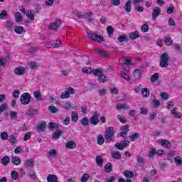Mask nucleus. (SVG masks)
<instances>
[{
    "instance_id": "obj_30",
    "label": "nucleus",
    "mask_w": 182,
    "mask_h": 182,
    "mask_svg": "<svg viewBox=\"0 0 182 182\" xmlns=\"http://www.w3.org/2000/svg\"><path fill=\"white\" fill-rule=\"evenodd\" d=\"M95 52H97V53H98V55H100V56H103L104 58H107V53L105 50H100L99 48H96Z\"/></svg>"
},
{
    "instance_id": "obj_37",
    "label": "nucleus",
    "mask_w": 182,
    "mask_h": 182,
    "mask_svg": "<svg viewBox=\"0 0 182 182\" xmlns=\"http://www.w3.org/2000/svg\"><path fill=\"white\" fill-rule=\"evenodd\" d=\"M159 73H154L151 77V82L152 83H154V82H157V80H159Z\"/></svg>"
},
{
    "instance_id": "obj_11",
    "label": "nucleus",
    "mask_w": 182,
    "mask_h": 182,
    "mask_svg": "<svg viewBox=\"0 0 182 182\" xmlns=\"http://www.w3.org/2000/svg\"><path fill=\"white\" fill-rule=\"evenodd\" d=\"M15 75L18 76H22V75L25 74V68L23 67H18L14 69Z\"/></svg>"
},
{
    "instance_id": "obj_28",
    "label": "nucleus",
    "mask_w": 182,
    "mask_h": 182,
    "mask_svg": "<svg viewBox=\"0 0 182 182\" xmlns=\"http://www.w3.org/2000/svg\"><path fill=\"white\" fill-rule=\"evenodd\" d=\"M164 42V43H166L168 46H171V45H173V39H171V37L165 36Z\"/></svg>"
},
{
    "instance_id": "obj_54",
    "label": "nucleus",
    "mask_w": 182,
    "mask_h": 182,
    "mask_svg": "<svg viewBox=\"0 0 182 182\" xmlns=\"http://www.w3.org/2000/svg\"><path fill=\"white\" fill-rule=\"evenodd\" d=\"M161 97L164 100H168V94H167L166 92H162L161 93Z\"/></svg>"
},
{
    "instance_id": "obj_2",
    "label": "nucleus",
    "mask_w": 182,
    "mask_h": 182,
    "mask_svg": "<svg viewBox=\"0 0 182 182\" xmlns=\"http://www.w3.org/2000/svg\"><path fill=\"white\" fill-rule=\"evenodd\" d=\"M114 137V129L112 127H108L105 130V140L107 143H110Z\"/></svg>"
},
{
    "instance_id": "obj_5",
    "label": "nucleus",
    "mask_w": 182,
    "mask_h": 182,
    "mask_svg": "<svg viewBox=\"0 0 182 182\" xmlns=\"http://www.w3.org/2000/svg\"><path fill=\"white\" fill-rule=\"evenodd\" d=\"M31 99L32 97H31V94L25 92L20 97V102L21 105H29Z\"/></svg>"
},
{
    "instance_id": "obj_7",
    "label": "nucleus",
    "mask_w": 182,
    "mask_h": 182,
    "mask_svg": "<svg viewBox=\"0 0 182 182\" xmlns=\"http://www.w3.org/2000/svg\"><path fill=\"white\" fill-rule=\"evenodd\" d=\"M100 114L97 113V112H92V116L89 119V122L90 123V124H93L94 126L97 125L100 122Z\"/></svg>"
},
{
    "instance_id": "obj_4",
    "label": "nucleus",
    "mask_w": 182,
    "mask_h": 182,
    "mask_svg": "<svg viewBox=\"0 0 182 182\" xmlns=\"http://www.w3.org/2000/svg\"><path fill=\"white\" fill-rule=\"evenodd\" d=\"M87 36L90 38V39H92L95 42H105V38L102 36H99L96 34V33H87Z\"/></svg>"
},
{
    "instance_id": "obj_24",
    "label": "nucleus",
    "mask_w": 182,
    "mask_h": 182,
    "mask_svg": "<svg viewBox=\"0 0 182 182\" xmlns=\"http://www.w3.org/2000/svg\"><path fill=\"white\" fill-rule=\"evenodd\" d=\"M112 170H113V166H112V163L108 162L105 167V173H112Z\"/></svg>"
},
{
    "instance_id": "obj_50",
    "label": "nucleus",
    "mask_w": 182,
    "mask_h": 182,
    "mask_svg": "<svg viewBox=\"0 0 182 182\" xmlns=\"http://www.w3.org/2000/svg\"><path fill=\"white\" fill-rule=\"evenodd\" d=\"M53 4H55V0H46L45 1V5H46V6H53Z\"/></svg>"
},
{
    "instance_id": "obj_6",
    "label": "nucleus",
    "mask_w": 182,
    "mask_h": 182,
    "mask_svg": "<svg viewBox=\"0 0 182 182\" xmlns=\"http://www.w3.org/2000/svg\"><path fill=\"white\" fill-rule=\"evenodd\" d=\"M70 95H75V90L72 87L67 88L66 91L61 93V99H69Z\"/></svg>"
},
{
    "instance_id": "obj_53",
    "label": "nucleus",
    "mask_w": 182,
    "mask_h": 182,
    "mask_svg": "<svg viewBox=\"0 0 182 182\" xmlns=\"http://www.w3.org/2000/svg\"><path fill=\"white\" fill-rule=\"evenodd\" d=\"M89 180V175L87 173H84L81 178V182H87Z\"/></svg>"
},
{
    "instance_id": "obj_48",
    "label": "nucleus",
    "mask_w": 182,
    "mask_h": 182,
    "mask_svg": "<svg viewBox=\"0 0 182 182\" xmlns=\"http://www.w3.org/2000/svg\"><path fill=\"white\" fill-rule=\"evenodd\" d=\"M81 124L82 126H89V119L87 117H84L81 119Z\"/></svg>"
},
{
    "instance_id": "obj_40",
    "label": "nucleus",
    "mask_w": 182,
    "mask_h": 182,
    "mask_svg": "<svg viewBox=\"0 0 182 182\" xmlns=\"http://www.w3.org/2000/svg\"><path fill=\"white\" fill-rule=\"evenodd\" d=\"M139 137H140V134L139 133H134V134L129 136L131 141H134V140L139 139Z\"/></svg>"
},
{
    "instance_id": "obj_62",
    "label": "nucleus",
    "mask_w": 182,
    "mask_h": 182,
    "mask_svg": "<svg viewBox=\"0 0 182 182\" xmlns=\"http://www.w3.org/2000/svg\"><path fill=\"white\" fill-rule=\"evenodd\" d=\"M11 178H13V180H17L18 173L16 172V171H13L11 172Z\"/></svg>"
},
{
    "instance_id": "obj_46",
    "label": "nucleus",
    "mask_w": 182,
    "mask_h": 182,
    "mask_svg": "<svg viewBox=\"0 0 182 182\" xmlns=\"http://www.w3.org/2000/svg\"><path fill=\"white\" fill-rule=\"evenodd\" d=\"M156 154V149L151 148L149 152V159H153L154 157V155Z\"/></svg>"
},
{
    "instance_id": "obj_32",
    "label": "nucleus",
    "mask_w": 182,
    "mask_h": 182,
    "mask_svg": "<svg viewBox=\"0 0 182 182\" xmlns=\"http://www.w3.org/2000/svg\"><path fill=\"white\" fill-rule=\"evenodd\" d=\"M62 134V130L56 129L55 132L53 134V139H59Z\"/></svg>"
},
{
    "instance_id": "obj_45",
    "label": "nucleus",
    "mask_w": 182,
    "mask_h": 182,
    "mask_svg": "<svg viewBox=\"0 0 182 182\" xmlns=\"http://www.w3.org/2000/svg\"><path fill=\"white\" fill-rule=\"evenodd\" d=\"M130 109L129 106H127L125 105L117 104V110H122V109Z\"/></svg>"
},
{
    "instance_id": "obj_14",
    "label": "nucleus",
    "mask_w": 182,
    "mask_h": 182,
    "mask_svg": "<svg viewBox=\"0 0 182 182\" xmlns=\"http://www.w3.org/2000/svg\"><path fill=\"white\" fill-rule=\"evenodd\" d=\"M34 163L35 160L31 158L26 161V162L24 164V167H26V168H32L33 167Z\"/></svg>"
},
{
    "instance_id": "obj_60",
    "label": "nucleus",
    "mask_w": 182,
    "mask_h": 182,
    "mask_svg": "<svg viewBox=\"0 0 182 182\" xmlns=\"http://www.w3.org/2000/svg\"><path fill=\"white\" fill-rule=\"evenodd\" d=\"M8 137H9V135L7 132H1V138L2 140H7Z\"/></svg>"
},
{
    "instance_id": "obj_21",
    "label": "nucleus",
    "mask_w": 182,
    "mask_h": 182,
    "mask_svg": "<svg viewBox=\"0 0 182 182\" xmlns=\"http://www.w3.org/2000/svg\"><path fill=\"white\" fill-rule=\"evenodd\" d=\"M11 163H13V164L15 166H19V164L21 163V161L19 156H13L11 158Z\"/></svg>"
},
{
    "instance_id": "obj_43",
    "label": "nucleus",
    "mask_w": 182,
    "mask_h": 182,
    "mask_svg": "<svg viewBox=\"0 0 182 182\" xmlns=\"http://www.w3.org/2000/svg\"><path fill=\"white\" fill-rule=\"evenodd\" d=\"M48 110L49 112H50L51 113H58V112H59V109H58L55 106H50L48 107Z\"/></svg>"
},
{
    "instance_id": "obj_17",
    "label": "nucleus",
    "mask_w": 182,
    "mask_h": 182,
    "mask_svg": "<svg viewBox=\"0 0 182 182\" xmlns=\"http://www.w3.org/2000/svg\"><path fill=\"white\" fill-rule=\"evenodd\" d=\"M129 39H132V41H134V39H137L140 38V35L139 34L138 31H135L134 32L129 33Z\"/></svg>"
},
{
    "instance_id": "obj_27",
    "label": "nucleus",
    "mask_w": 182,
    "mask_h": 182,
    "mask_svg": "<svg viewBox=\"0 0 182 182\" xmlns=\"http://www.w3.org/2000/svg\"><path fill=\"white\" fill-rule=\"evenodd\" d=\"M124 9H125L126 12H130L132 11V0H128L125 3Z\"/></svg>"
},
{
    "instance_id": "obj_19",
    "label": "nucleus",
    "mask_w": 182,
    "mask_h": 182,
    "mask_svg": "<svg viewBox=\"0 0 182 182\" xmlns=\"http://www.w3.org/2000/svg\"><path fill=\"white\" fill-rule=\"evenodd\" d=\"M142 73H143L142 70L135 69L134 71V76L135 79H140L141 77Z\"/></svg>"
},
{
    "instance_id": "obj_13",
    "label": "nucleus",
    "mask_w": 182,
    "mask_h": 182,
    "mask_svg": "<svg viewBox=\"0 0 182 182\" xmlns=\"http://www.w3.org/2000/svg\"><path fill=\"white\" fill-rule=\"evenodd\" d=\"M60 20L58 19L55 21V22L50 23L49 26V29L53 30V29H58L60 26Z\"/></svg>"
},
{
    "instance_id": "obj_52",
    "label": "nucleus",
    "mask_w": 182,
    "mask_h": 182,
    "mask_svg": "<svg viewBox=\"0 0 182 182\" xmlns=\"http://www.w3.org/2000/svg\"><path fill=\"white\" fill-rule=\"evenodd\" d=\"M26 16L28 19H30L31 21H33V19H35V16H33V14H32V11H27Z\"/></svg>"
},
{
    "instance_id": "obj_58",
    "label": "nucleus",
    "mask_w": 182,
    "mask_h": 182,
    "mask_svg": "<svg viewBox=\"0 0 182 182\" xmlns=\"http://www.w3.org/2000/svg\"><path fill=\"white\" fill-rule=\"evenodd\" d=\"M117 119L119 120L121 123H126L127 121L126 120V118H124V116L118 115Z\"/></svg>"
},
{
    "instance_id": "obj_63",
    "label": "nucleus",
    "mask_w": 182,
    "mask_h": 182,
    "mask_svg": "<svg viewBox=\"0 0 182 182\" xmlns=\"http://www.w3.org/2000/svg\"><path fill=\"white\" fill-rule=\"evenodd\" d=\"M111 5L119 6L120 5V0H111Z\"/></svg>"
},
{
    "instance_id": "obj_57",
    "label": "nucleus",
    "mask_w": 182,
    "mask_h": 182,
    "mask_svg": "<svg viewBox=\"0 0 182 182\" xmlns=\"http://www.w3.org/2000/svg\"><path fill=\"white\" fill-rule=\"evenodd\" d=\"M48 127L50 129H51L52 130H53V129H58V125L56 123H54V122H50L48 124Z\"/></svg>"
},
{
    "instance_id": "obj_16",
    "label": "nucleus",
    "mask_w": 182,
    "mask_h": 182,
    "mask_svg": "<svg viewBox=\"0 0 182 182\" xmlns=\"http://www.w3.org/2000/svg\"><path fill=\"white\" fill-rule=\"evenodd\" d=\"M161 14V9H160L159 7H154L152 13V18L154 19H156L159 15Z\"/></svg>"
},
{
    "instance_id": "obj_38",
    "label": "nucleus",
    "mask_w": 182,
    "mask_h": 182,
    "mask_svg": "<svg viewBox=\"0 0 182 182\" xmlns=\"http://www.w3.org/2000/svg\"><path fill=\"white\" fill-rule=\"evenodd\" d=\"M112 156L113 159H115L116 160H120V159H122V155L120 154V152H112Z\"/></svg>"
},
{
    "instance_id": "obj_26",
    "label": "nucleus",
    "mask_w": 182,
    "mask_h": 182,
    "mask_svg": "<svg viewBox=\"0 0 182 182\" xmlns=\"http://www.w3.org/2000/svg\"><path fill=\"white\" fill-rule=\"evenodd\" d=\"M66 149H76V144L73 141H70L65 144Z\"/></svg>"
},
{
    "instance_id": "obj_25",
    "label": "nucleus",
    "mask_w": 182,
    "mask_h": 182,
    "mask_svg": "<svg viewBox=\"0 0 182 182\" xmlns=\"http://www.w3.org/2000/svg\"><path fill=\"white\" fill-rule=\"evenodd\" d=\"M79 120V115L77 114V112H72L71 113V121L73 123H76Z\"/></svg>"
},
{
    "instance_id": "obj_61",
    "label": "nucleus",
    "mask_w": 182,
    "mask_h": 182,
    "mask_svg": "<svg viewBox=\"0 0 182 182\" xmlns=\"http://www.w3.org/2000/svg\"><path fill=\"white\" fill-rule=\"evenodd\" d=\"M44 46L45 48H48L49 49L53 48V43L48 41L47 43H46Z\"/></svg>"
},
{
    "instance_id": "obj_9",
    "label": "nucleus",
    "mask_w": 182,
    "mask_h": 182,
    "mask_svg": "<svg viewBox=\"0 0 182 182\" xmlns=\"http://www.w3.org/2000/svg\"><path fill=\"white\" fill-rule=\"evenodd\" d=\"M129 125H124L121 127L122 132L120 133L121 137L127 139V133H129Z\"/></svg>"
},
{
    "instance_id": "obj_42",
    "label": "nucleus",
    "mask_w": 182,
    "mask_h": 182,
    "mask_svg": "<svg viewBox=\"0 0 182 182\" xmlns=\"http://www.w3.org/2000/svg\"><path fill=\"white\" fill-rule=\"evenodd\" d=\"M107 32L108 33V36H110L111 35H113V33L114 32V28L113 26H109L107 28Z\"/></svg>"
},
{
    "instance_id": "obj_56",
    "label": "nucleus",
    "mask_w": 182,
    "mask_h": 182,
    "mask_svg": "<svg viewBox=\"0 0 182 182\" xmlns=\"http://www.w3.org/2000/svg\"><path fill=\"white\" fill-rule=\"evenodd\" d=\"M53 48H59L60 45H62V42L60 41H55L53 42Z\"/></svg>"
},
{
    "instance_id": "obj_34",
    "label": "nucleus",
    "mask_w": 182,
    "mask_h": 182,
    "mask_svg": "<svg viewBox=\"0 0 182 182\" xmlns=\"http://www.w3.org/2000/svg\"><path fill=\"white\" fill-rule=\"evenodd\" d=\"M97 143L99 144V146H102V144L105 143V137H103V135H98Z\"/></svg>"
},
{
    "instance_id": "obj_29",
    "label": "nucleus",
    "mask_w": 182,
    "mask_h": 182,
    "mask_svg": "<svg viewBox=\"0 0 182 182\" xmlns=\"http://www.w3.org/2000/svg\"><path fill=\"white\" fill-rule=\"evenodd\" d=\"M161 144L163 146V147H166V149L171 147V142L166 139L161 141Z\"/></svg>"
},
{
    "instance_id": "obj_1",
    "label": "nucleus",
    "mask_w": 182,
    "mask_h": 182,
    "mask_svg": "<svg viewBox=\"0 0 182 182\" xmlns=\"http://www.w3.org/2000/svg\"><path fill=\"white\" fill-rule=\"evenodd\" d=\"M94 75L97 76V80L100 83L107 82V77L103 74V70L102 68L94 69Z\"/></svg>"
},
{
    "instance_id": "obj_20",
    "label": "nucleus",
    "mask_w": 182,
    "mask_h": 182,
    "mask_svg": "<svg viewBox=\"0 0 182 182\" xmlns=\"http://www.w3.org/2000/svg\"><path fill=\"white\" fill-rule=\"evenodd\" d=\"M14 32L17 33V35H22L23 32H25V28L23 26H16L14 29Z\"/></svg>"
},
{
    "instance_id": "obj_33",
    "label": "nucleus",
    "mask_w": 182,
    "mask_h": 182,
    "mask_svg": "<svg viewBox=\"0 0 182 182\" xmlns=\"http://www.w3.org/2000/svg\"><path fill=\"white\" fill-rule=\"evenodd\" d=\"M117 40L120 42V43H122V42H127V41H129L126 35H121L118 36Z\"/></svg>"
},
{
    "instance_id": "obj_10",
    "label": "nucleus",
    "mask_w": 182,
    "mask_h": 182,
    "mask_svg": "<svg viewBox=\"0 0 182 182\" xmlns=\"http://www.w3.org/2000/svg\"><path fill=\"white\" fill-rule=\"evenodd\" d=\"M37 132L39 133L42 132H45V129H46V122L45 121H42L40 124L37 125Z\"/></svg>"
},
{
    "instance_id": "obj_23",
    "label": "nucleus",
    "mask_w": 182,
    "mask_h": 182,
    "mask_svg": "<svg viewBox=\"0 0 182 182\" xmlns=\"http://www.w3.org/2000/svg\"><path fill=\"white\" fill-rule=\"evenodd\" d=\"M33 95L36 100L40 102H42V100H43V98H42V94L39 92V91H34Z\"/></svg>"
},
{
    "instance_id": "obj_12",
    "label": "nucleus",
    "mask_w": 182,
    "mask_h": 182,
    "mask_svg": "<svg viewBox=\"0 0 182 182\" xmlns=\"http://www.w3.org/2000/svg\"><path fill=\"white\" fill-rule=\"evenodd\" d=\"M5 28L8 32H13L14 31V22L11 21H7L5 24Z\"/></svg>"
},
{
    "instance_id": "obj_31",
    "label": "nucleus",
    "mask_w": 182,
    "mask_h": 182,
    "mask_svg": "<svg viewBox=\"0 0 182 182\" xmlns=\"http://www.w3.org/2000/svg\"><path fill=\"white\" fill-rule=\"evenodd\" d=\"M15 19L16 22H22L23 17H22V14L20 12H16L15 14Z\"/></svg>"
},
{
    "instance_id": "obj_8",
    "label": "nucleus",
    "mask_w": 182,
    "mask_h": 182,
    "mask_svg": "<svg viewBox=\"0 0 182 182\" xmlns=\"http://www.w3.org/2000/svg\"><path fill=\"white\" fill-rule=\"evenodd\" d=\"M92 15H93V12L90 11L89 13H84L83 14H79L77 16L78 18H81L82 19L87 18L90 22H93V18H92Z\"/></svg>"
},
{
    "instance_id": "obj_15",
    "label": "nucleus",
    "mask_w": 182,
    "mask_h": 182,
    "mask_svg": "<svg viewBox=\"0 0 182 182\" xmlns=\"http://www.w3.org/2000/svg\"><path fill=\"white\" fill-rule=\"evenodd\" d=\"M82 73H87V75H95V69H92L91 68L89 67H83L82 68Z\"/></svg>"
},
{
    "instance_id": "obj_35",
    "label": "nucleus",
    "mask_w": 182,
    "mask_h": 182,
    "mask_svg": "<svg viewBox=\"0 0 182 182\" xmlns=\"http://www.w3.org/2000/svg\"><path fill=\"white\" fill-rule=\"evenodd\" d=\"M141 94L144 97H149L150 96V90L147 88H143L141 90Z\"/></svg>"
},
{
    "instance_id": "obj_47",
    "label": "nucleus",
    "mask_w": 182,
    "mask_h": 182,
    "mask_svg": "<svg viewBox=\"0 0 182 182\" xmlns=\"http://www.w3.org/2000/svg\"><path fill=\"white\" fill-rule=\"evenodd\" d=\"M129 145H130V141L129 140L123 141L121 143V146H122L123 149H126V147H129Z\"/></svg>"
},
{
    "instance_id": "obj_51",
    "label": "nucleus",
    "mask_w": 182,
    "mask_h": 182,
    "mask_svg": "<svg viewBox=\"0 0 182 182\" xmlns=\"http://www.w3.org/2000/svg\"><path fill=\"white\" fill-rule=\"evenodd\" d=\"M121 76L123 79H125V80H127V82H129V80H130V76H129V75H127V73H126L124 72L121 73Z\"/></svg>"
},
{
    "instance_id": "obj_3",
    "label": "nucleus",
    "mask_w": 182,
    "mask_h": 182,
    "mask_svg": "<svg viewBox=\"0 0 182 182\" xmlns=\"http://www.w3.org/2000/svg\"><path fill=\"white\" fill-rule=\"evenodd\" d=\"M169 57L167 53H164L161 55V61L159 63V66L161 68H167L168 66Z\"/></svg>"
},
{
    "instance_id": "obj_55",
    "label": "nucleus",
    "mask_w": 182,
    "mask_h": 182,
    "mask_svg": "<svg viewBox=\"0 0 182 182\" xmlns=\"http://www.w3.org/2000/svg\"><path fill=\"white\" fill-rule=\"evenodd\" d=\"M175 163H176V164H177V165H181L182 164V159H181V157H180V156H176V158H175Z\"/></svg>"
},
{
    "instance_id": "obj_59",
    "label": "nucleus",
    "mask_w": 182,
    "mask_h": 182,
    "mask_svg": "<svg viewBox=\"0 0 182 182\" xmlns=\"http://www.w3.org/2000/svg\"><path fill=\"white\" fill-rule=\"evenodd\" d=\"M106 182H114L116 181V176H109L105 179Z\"/></svg>"
},
{
    "instance_id": "obj_49",
    "label": "nucleus",
    "mask_w": 182,
    "mask_h": 182,
    "mask_svg": "<svg viewBox=\"0 0 182 182\" xmlns=\"http://www.w3.org/2000/svg\"><path fill=\"white\" fill-rule=\"evenodd\" d=\"M8 109V104L4 103L0 106V113H2V112H5V110Z\"/></svg>"
},
{
    "instance_id": "obj_36",
    "label": "nucleus",
    "mask_w": 182,
    "mask_h": 182,
    "mask_svg": "<svg viewBox=\"0 0 182 182\" xmlns=\"http://www.w3.org/2000/svg\"><path fill=\"white\" fill-rule=\"evenodd\" d=\"M95 161L97 164V166H102L103 164V159L102 158L101 156H97L95 158Z\"/></svg>"
},
{
    "instance_id": "obj_22",
    "label": "nucleus",
    "mask_w": 182,
    "mask_h": 182,
    "mask_svg": "<svg viewBox=\"0 0 182 182\" xmlns=\"http://www.w3.org/2000/svg\"><path fill=\"white\" fill-rule=\"evenodd\" d=\"M10 161H11V159L9 158V156H4L1 159V164H3V166H8Z\"/></svg>"
},
{
    "instance_id": "obj_44",
    "label": "nucleus",
    "mask_w": 182,
    "mask_h": 182,
    "mask_svg": "<svg viewBox=\"0 0 182 182\" xmlns=\"http://www.w3.org/2000/svg\"><path fill=\"white\" fill-rule=\"evenodd\" d=\"M10 117L12 120H16L18 117V112L16 111H13L10 113Z\"/></svg>"
},
{
    "instance_id": "obj_41",
    "label": "nucleus",
    "mask_w": 182,
    "mask_h": 182,
    "mask_svg": "<svg viewBox=\"0 0 182 182\" xmlns=\"http://www.w3.org/2000/svg\"><path fill=\"white\" fill-rule=\"evenodd\" d=\"M124 176L127 178H132L134 176V173L132 171H125Z\"/></svg>"
},
{
    "instance_id": "obj_18",
    "label": "nucleus",
    "mask_w": 182,
    "mask_h": 182,
    "mask_svg": "<svg viewBox=\"0 0 182 182\" xmlns=\"http://www.w3.org/2000/svg\"><path fill=\"white\" fill-rule=\"evenodd\" d=\"M47 181L48 182H58V176L55 174H49L47 176Z\"/></svg>"
},
{
    "instance_id": "obj_64",
    "label": "nucleus",
    "mask_w": 182,
    "mask_h": 182,
    "mask_svg": "<svg viewBox=\"0 0 182 182\" xmlns=\"http://www.w3.org/2000/svg\"><path fill=\"white\" fill-rule=\"evenodd\" d=\"M142 32H149V25L144 24L141 26Z\"/></svg>"
},
{
    "instance_id": "obj_39",
    "label": "nucleus",
    "mask_w": 182,
    "mask_h": 182,
    "mask_svg": "<svg viewBox=\"0 0 182 182\" xmlns=\"http://www.w3.org/2000/svg\"><path fill=\"white\" fill-rule=\"evenodd\" d=\"M58 152L55 149H50L48 151V157H56Z\"/></svg>"
}]
</instances>
